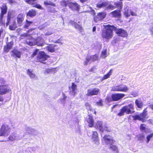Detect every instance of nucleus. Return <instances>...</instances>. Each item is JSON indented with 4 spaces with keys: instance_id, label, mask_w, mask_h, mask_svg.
Here are the masks:
<instances>
[{
    "instance_id": "nucleus-46",
    "label": "nucleus",
    "mask_w": 153,
    "mask_h": 153,
    "mask_svg": "<svg viewBox=\"0 0 153 153\" xmlns=\"http://www.w3.org/2000/svg\"><path fill=\"white\" fill-rule=\"evenodd\" d=\"M91 60V59L89 57V56L86 57V60L84 62V65H86L88 62Z\"/></svg>"
},
{
    "instance_id": "nucleus-56",
    "label": "nucleus",
    "mask_w": 153,
    "mask_h": 153,
    "mask_svg": "<svg viewBox=\"0 0 153 153\" xmlns=\"http://www.w3.org/2000/svg\"><path fill=\"white\" fill-rule=\"evenodd\" d=\"M34 30V28H31L28 30L27 31V33H29L30 32L32 31L33 30Z\"/></svg>"
},
{
    "instance_id": "nucleus-31",
    "label": "nucleus",
    "mask_w": 153,
    "mask_h": 153,
    "mask_svg": "<svg viewBox=\"0 0 153 153\" xmlns=\"http://www.w3.org/2000/svg\"><path fill=\"white\" fill-rule=\"evenodd\" d=\"M114 5H115V8H118L119 9V10H121L123 6V3L122 2H115L114 3Z\"/></svg>"
},
{
    "instance_id": "nucleus-42",
    "label": "nucleus",
    "mask_w": 153,
    "mask_h": 153,
    "mask_svg": "<svg viewBox=\"0 0 153 153\" xmlns=\"http://www.w3.org/2000/svg\"><path fill=\"white\" fill-rule=\"evenodd\" d=\"M36 0H25V1L27 3L32 5V6L34 5L35 3L34 1H36Z\"/></svg>"
},
{
    "instance_id": "nucleus-60",
    "label": "nucleus",
    "mask_w": 153,
    "mask_h": 153,
    "mask_svg": "<svg viewBox=\"0 0 153 153\" xmlns=\"http://www.w3.org/2000/svg\"><path fill=\"white\" fill-rule=\"evenodd\" d=\"M95 69V68L93 67H92V68H91L90 69V71H93L94 70V69Z\"/></svg>"
},
{
    "instance_id": "nucleus-3",
    "label": "nucleus",
    "mask_w": 153,
    "mask_h": 153,
    "mask_svg": "<svg viewBox=\"0 0 153 153\" xmlns=\"http://www.w3.org/2000/svg\"><path fill=\"white\" fill-rule=\"evenodd\" d=\"M134 109V104L131 103L127 105H125L122 107L117 115L121 117L124 116L125 113L127 114L134 113L135 112Z\"/></svg>"
},
{
    "instance_id": "nucleus-50",
    "label": "nucleus",
    "mask_w": 153,
    "mask_h": 153,
    "mask_svg": "<svg viewBox=\"0 0 153 153\" xmlns=\"http://www.w3.org/2000/svg\"><path fill=\"white\" fill-rule=\"evenodd\" d=\"M106 101L108 102L112 101V98L110 97H107L106 98Z\"/></svg>"
},
{
    "instance_id": "nucleus-13",
    "label": "nucleus",
    "mask_w": 153,
    "mask_h": 153,
    "mask_svg": "<svg viewBox=\"0 0 153 153\" xmlns=\"http://www.w3.org/2000/svg\"><path fill=\"white\" fill-rule=\"evenodd\" d=\"M106 14L105 12H99L97 13V16L94 17V20L97 22L98 21L102 20L105 18L106 17Z\"/></svg>"
},
{
    "instance_id": "nucleus-43",
    "label": "nucleus",
    "mask_w": 153,
    "mask_h": 153,
    "mask_svg": "<svg viewBox=\"0 0 153 153\" xmlns=\"http://www.w3.org/2000/svg\"><path fill=\"white\" fill-rule=\"evenodd\" d=\"M39 51V50L38 49H35L33 53L31 55V58L34 57L37 54Z\"/></svg>"
},
{
    "instance_id": "nucleus-20",
    "label": "nucleus",
    "mask_w": 153,
    "mask_h": 153,
    "mask_svg": "<svg viewBox=\"0 0 153 153\" xmlns=\"http://www.w3.org/2000/svg\"><path fill=\"white\" fill-rule=\"evenodd\" d=\"M85 106L87 109L88 113H90L91 112L94 111V113L96 115L97 112L95 110H93L91 105L88 102H86L85 104Z\"/></svg>"
},
{
    "instance_id": "nucleus-40",
    "label": "nucleus",
    "mask_w": 153,
    "mask_h": 153,
    "mask_svg": "<svg viewBox=\"0 0 153 153\" xmlns=\"http://www.w3.org/2000/svg\"><path fill=\"white\" fill-rule=\"evenodd\" d=\"M16 136L15 134H12L10 135L9 137V140L11 141H13L16 140Z\"/></svg>"
},
{
    "instance_id": "nucleus-7",
    "label": "nucleus",
    "mask_w": 153,
    "mask_h": 153,
    "mask_svg": "<svg viewBox=\"0 0 153 153\" xmlns=\"http://www.w3.org/2000/svg\"><path fill=\"white\" fill-rule=\"evenodd\" d=\"M21 36L25 37L29 36V37L27 38V39L25 41V43L30 46L35 45L37 44L36 39L33 38L32 36H30L27 33H24L21 35Z\"/></svg>"
},
{
    "instance_id": "nucleus-18",
    "label": "nucleus",
    "mask_w": 153,
    "mask_h": 153,
    "mask_svg": "<svg viewBox=\"0 0 153 153\" xmlns=\"http://www.w3.org/2000/svg\"><path fill=\"white\" fill-rule=\"evenodd\" d=\"M110 135L107 134L104 135L103 136V140L105 143L107 144H110L111 145L115 141L112 139L110 138Z\"/></svg>"
},
{
    "instance_id": "nucleus-53",
    "label": "nucleus",
    "mask_w": 153,
    "mask_h": 153,
    "mask_svg": "<svg viewBox=\"0 0 153 153\" xmlns=\"http://www.w3.org/2000/svg\"><path fill=\"white\" fill-rule=\"evenodd\" d=\"M130 13H131V15L132 16H136L137 15L136 13L132 11H130Z\"/></svg>"
},
{
    "instance_id": "nucleus-35",
    "label": "nucleus",
    "mask_w": 153,
    "mask_h": 153,
    "mask_svg": "<svg viewBox=\"0 0 153 153\" xmlns=\"http://www.w3.org/2000/svg\"><path fill=\"white\" fill-rule=\"evenodd\" d=\"M44 4L46 6L48 5H50L55 7L56 6V4L55 3L52 2L50 1H48V0H46L44 1Z\"/></svg>"
},
{
    "instance_id": "nucleus-52",
    "label": "nucleus",
    "mask_w": 153,
    "mask_h": 153,
    "mask_svg": "<svg viewBox=\"0 0 153 153\" xmlns=\"http://www.w3.org/2000/svg\"><path fill=\"white\" fill-rule=\"evenodd\" d=\"M8 3L10 4L16 3V1L14 0H8Z\"/></svg>"
},
{
    "instance_id": "nucleus-36",
    "label": "nucleus",
    "mask_w": 153,
    "mask_h": 153,
    "mask_svg": "<svg viewBox=\"0 0 153 153\" xmlns=\"http://www.w3.org/2000/svg\"><path fill=\"white\" fill-rule=\"evenodd\" d=\"M140 129L142 131H145L146 129V125L144 123H141L140 124Z\"/></svg>"
},
{
    "instance_id": "nucleus-25",
    "label": "nucleus",
    "mask_w": 153,
    "mask_h": 153,
    "mask_svg": "<svg viewBox=\"0 0 153 153\" xmlns=\"http://www.w3.org/2000/svg\"><path fill=\"white\" fill-rule=\"evenodd\" d=\"M69 89L71 92L75 94L76 93L75 91L77 89L76 85L74 82H72L71 86L69 87Z\"/></svg>"
},
{
    "instance_id": "nucleus-10",
    "label": "nucleus",
    "mask_w": 153,
    "mask_h": 153,
    "mask_svg": "<svg viewBox=\"0 0 153 153\" xmlns=\"http://www.w3.org/2000/svg\"><path fill=\"white\" fill-rule=\"evenodd\" d=\"M114 31L119 36L123 38H126L128 37V34L127 32L123 29H117L116 27V29H114Z\"/></svg>"
},
{
    "instance_id": "nucleus-9",
    "label": "nucleus",
    "mask_w": 153,
    "mask_h": 153,
    "mask_svg": "<svg viewBox=\"0 0 153 153\" xmlns=\"http://www.w3.org/2000/svg\"><path fill=\"white\" fill-rule=\"evenodd\" d=\"M10 128L8 126L3 124L0 129V136H4L10 132Z\"/></svg>"
},
{
    "instance_id": "nucleus-30",
    "label": "nucleus",
    "mask_w": 153,
    "mask_h": 153,
    "mask_svg": "<svg viewBox=\"0 0 153 153\" xmlns=\"http://www.w3.org/2000/svg\"><path fill=\"white\" fill-rule=\"evenodd\" d=\"M70 2H69L68 0H62L60 1V5L62 6L65 7H66L68 5V6H69Z\"/></svg>"
},
{
    "instance_id": "nucleus-34",
    "label": "nucleus",
    "mask_w": 153,
    "mask_h": 153,
    "mask_svg": "<svg viewBox=\"0 0 153 153\" xmlns=\"http://www.w3.org/2000/svg\"><path fill=\"white\" fill-rule=\"evenodd\" d=\"M112 70L111 69L106 74L104 75L103 77V79H105L109 78L112 74Z\"/></svg>"
},
{
    "instance_id": "nucleus-59",
    "label": "nucleus",
    "mask_w": 153,
    "mask_h": 153,
    "mask_svg": "<svg viewBox=\"0 0 153 153\" xmlns=\"http://www.w3.org/2000/svg\"><path fill=\"white\" fill-rule=\"evenodd\" d=\"M80 0V1L82 3H83L86 1H87L88 0Z\"/></svg>"
},
{
    "instance_id": "nucleus-5",
    "label": "nucleus",
    "mask_w": 153,
    "mask_h": 153,
    "mask_svg": "<svg viewBox=\"0 0 153 153\" xmlns=\"http://www.w3.org/2000/svg\"><path fill=\"white\" fill-rule=\"evenodd\" d=\"M147 108L144 109L143 112L140 113V115L136 114L133 115L132 117L134 120H138L141 121L142 122H144L146 121V119L147 118L146 117L148 115Z\"/></svg>"
},
{
    "instance_id": "nucleus-64",
    "label": "nucleus",
    "mask_w": 153,
    "mask_h": 153,
    "mask_svg": "<svg viewBox=\"0 0 153 153\" xmlns=\"http://www.w3.org/2000/svg\"><path fill=\"white\" fill-rule=\"evenodd\" d=\"M144 137V136H143L142 137Z\"/></svg>"
},
{
    "instance_id": "nucleus-37",
    "label": "nucleus",
    "mask_w": 153,
    "mask_h": 153,
    "mask_svg": "<svg viewBox=\"0 0 153 153\" xmlns=\"http://www.w3.org/2000/svg\"><path fill=\"white\" fill-rule=\"evenodd\" d=\"M153 137V132L151 133L150 134L147 135L146 136V138L147 139V140L146 141V142L147 143H148L150 139L152 138Z\"/></svg>"
},
{
    "instance_id": "nucleus-16",
    "label": "nucleus",
    "mask_w": 153,
    "mask_h": 153,
    "mask_svg": "<svg viewBox=\"0 0 153 153\" xmlns=\"http://www.w3.org/2000/svg\"><path fill=\"white\" fill-rule=\"evenodd\" d=\"M47 47L48 50L51 52H54L59 48V45L53 44H50Z\"/></svg>"
},
{
    "instance_id": "nucleus-23",
    "label": "nucleus",
    "mask_w": 153,
    "mask_h": 153,
    "mask_svg": "<svg viewBox=\"0 0 153 153\" xmlns=\"http://www.w3.org/2000/svg\"><path fill=\"white\" fill-rule=\"evenodd\" d=\"M12 45L13 44L11 42L7 43L6 45L4 46V51L5 52H8L12 48Z\"/></svg>"
},
{
    "instance_id": "nucleus-32",
    "label": "nucleus",
    "mask_w": 153,
    "mask_h": 153,
    "mask_svg": "<svg viewBox=\"0 0 153 153\" xmlns=\"http://www.w3.org/2000/svg\"><path fill=\"white\" fill-rule=\"evenodd\" d=\"M108 4V3L107 2H103L100 4H97V7L98 8H101L106 7Z\"/></svg>"
},
{
    "instance_id": "nucleus-17",
    "label": "nucleus",
    "mask_w": 153,
    "mask_h": 153,
    "mask_svg": "<svg viewBox=\"0 0 153 153\" xmlns=\"http://www.w3.org/2000/svg\"><path fill=\"white\" fill-rule=\"evenodd\" d=\"M110 14L111 15L112 17L118 19L120 18L122 16L120 10H116L110 13Z\"/></svg>"
},
{
    "instance_id": "nucleus-19",
    "label": "nucleus",
    "mask_w": 153,
    "mask_h": 153,
    "mask_svg": "<svg viewBox=\"0 0 153 153\" xmlns=\"http://www.w3.org/2000/svg\"><path fill=\"white\" fill-rule=\"evenodd\" d=\"M69 7L73 10L79 11V5L76 2H70Z\"/></svg>"
},
{
    "instance_id": "nucleus-24",
    "label": "nucleus",
    "mask_w": 153,
    "mask_h": 153,
    "mask_svg": "<svg viewBox=\"0 0 153 153\" xmlns=\"http://www.w3.org/2000/svg\"><path fill=\"white\" fill-rule=\"evenodd\" d=\"M36 10L32 9L28 11L27 13L26 16L31 17H33L36 15Z\"/></svg>"
},
{
    "instance_id": "nucleus-22",
    "label": "nucleus",
    "mask_w": 153,
    "mask_h": 153,
    "mask_svg": "<svg viewBox=\"0 0 153 153\" xmlns=\"http://www.w3.org/2000/svg\"><path fill=\"white\" fill-rule=\"evenodd\" d=\"M11 52L12 53V56H16L18 58L21 57L22 53L20 51L14 49L11 51Z\"/></svg>"
},
{
    "instance_id": "nucleus-26",
    "label": "nucleus",
    "mask_w": 153,
    "mask_h": 153,
    "mask_svg": "<svg viewBox=\"0 0 153 153\" xmlns=\"http://www.w3.org/2000/svg\"><path fill=\"white\" fill-rule=\"evenodd\" d=\"M135 104L137 107L139 108H142L143 106V102L140 100L136 99L135 101Z\"/></svg>"
},
{
    "instance_id": "nucleus-2",
    "label": "nucleus",
    "mask_w": 153,
    "mask_h": 153,
    "mask_svg": "<svg viewBox=\"0 0 153 153\" xmlns=\"http://www.w3.org/2000/svg\"><path fill=\"white\" fill-rule=\"evenodd\" d=\"M105 30L102 31L101 36L102 38L106 39H111L113 35V31L116 29V27L114 25H108L104 26Z\"/></svg>"
},
{
    "instance_id": "nucleus-27",
    "label": "nucleus",
    "mask_w": 153,
    "mask_h": 153,
    "mask_svg": "<svg viewBox=\"0 0 153 153\" xmlns=\"http://www.w3.org/2000/svg\"><path fill=\"white\" fill-rule=\"evenodd\" d=\"M9 29L11 30H14L17 28L16 22L14 20L12 23L9 26Z\"/></svg>"
},
{
    "instance_id": "nucleus-29",
    "label": "nucleus",
    "mask_w": 153,
    "mask_h": 153,
    "mask_svg": "<svg viewBox=\"0 0 153 153\" xmlns=\"http://www.w3.org/2000/svg\"><path fill=\"white\" fill-rule=\"evenodd\" d=\"M32 23V22L29 21L27 19H26L25 20V23L23 26V28L24 29H28L29 27Z\"/></svg>"
},
{
    "instance_id": "nucleus-28",
    "label": "nucleus",
    "mask_w": 153,
    "mask_h": 153,
    "mask_svg": "<svg viewBox=\"0 0 153 153\" xmlns=\"http://www.w3.org/2000/svg\"><path fill=\"white\" fill-rule=\"evenodd\" d=\"M33 70H30L28 69L27 70V74H28L29 76L31 78H35L36 77V74L35 73H33Z\"/></svg>"
},
{
    "instance_id": "nucleus-61",
    "label": "nucleus",
    "mask_w": 153,
    "mask_h": 153,
    "mask_svg": "<svg viewBox=\"0 0 153 153\" xmlns=\"http://www.w3.org/2000/svg\"><path fill=\"white\" fill-rule=\"evenodd\" d=\"M149 107L152 109L153 110V104L150 105Z\"/></svg>"
},
{
    "instance_id": "nucleus-14",
    "label": "nucleus",
    "mask_w": 153,
    "mask_h": 153,
    "mask_svg": "<svg viewBox=\"0 0 153 153\" xmlns=\"http://www.w3.org/2000/svg\"><path fill=\"white\" fill-rule=\"evenodd\" d=\"M25 19V16L22 13L19 14L16 18L17 23L19 27L22 26Z\"/></svg>"
},
{
    "instance_id": "nucleus-45",
    "label": "nucleus",
    "mask_w": 153,
    "mask_h": 153,
    "mask_svg": "<svg viewBox=\"0 0 153 153\" xmlns=\"http://www.w3.org/2000/svg\"><path fill=\"white\" fill-rule=\"evenodd\" d=\"M33 7L36 8L38 9L42 10L43 8L39 4H34L33 6Z\"/></svg>"
},
{
    "instance_id": "nucleus-62",
    "label": "nucleus",
    "mask_w": 153,
    "mask_h": 153,
    "mask_svg": "<svg viewBox=\"0 0 153 153\" xmlns=\"http://www.w3.org/2000/svg\"><path fill=\"white\" fill-rule=\"evenodd\" d=\"M38 46H42V44H41V45H38Z\"/></svg>"
},
{
    "instance_id": "nucleus-58",
    "label": "nucleus",
    "mask_w": 153,
    "mask_h": 153,
    "mask_svg": "<svg viewBox=\"0 0 153 153\" xmlns=\"http://www.w3.org/2000/svg\"><path fill=\"white\" fill-rule=\"evenodd\" d=\"M96 30V27L95 26H94L92 29V31L93 32H94Z\"/></svg>"
},
{
    "instance_id": "nucleus-41",
    "label": "nucleus",
    "mask_w": 153,
    "mask_h": 153,
    "mask_svg": "<svg viewBox=\"0 0 153 153\" xmlns=\"http://www.w3.org/2000/svg\"><path fill=\"white\" fill-rule=\"evenodd\" d=\"M91 60L92 61H94L97 60L98 59V56L97 54H95L94 55H92L91 56H89Z\"/></svg>"
},
{
    "instance_id": "nucleus-44",
    "label": "nucleus",
    "mask_w": 153,
    "mask_h": 153,
    "mask_svg": "<svg viewBox=\"0 0 153 153\" xmlns=\"http://www.w3.org/2000/svg\"><path fill=\"white\" fill-rule=\"evenodd\" d=\"M96 104L98 106H102L103 105L102 100L101 99L100 100L96 102Z\"/></svg>"
},
{
    "instance_id": "nucleus-49",
    "label": "nucleus",
    "mask_w": 153,
    "mask_h": 153,
    "mask_svg": "<svg viewBox=\"0 0 153 153\" xmlns=\"http://www.w3.org/2000/svg\"><path fill=\"white\" fill-rule=\"evenodd\" d=\"M10 16L8 15L7 19V22L6 23V25L7 26L9 24L10 22Z\"/></svg>"
},
{
    "instance_id": "nucleus-6",
    "label": "nucleus",
    "mask_w": 153,
    "mask_h": 153,
    "mask_svg": "<svg viewBox=\"0 0 153 153\" xmlns=\"http://www.w3.org/2000/svg\"><path fill=\"white\" fill-rule=\"evenodd\" d=\"M49 57V56L45 53L44 51H40L36 57V62L42 63H45L44 61Z\"/></svg>"
},
{
    "instance_id": "nucleus-54",
    "label": "nucleus",
    "mask_w": 153,
    "mask_h": 153,
    "mask_svg": "<svg viewBox=\"0 0 153 153\" xmlns=\"http://www.w3.org/2000/svg\"><path fill=\"white\" fill-rule=\"evenodd\" d=\"M78 31L80 32H82L83 30V28L81 26L78 29Z\"/></svg>"
},
{
    "instance_id": "nucleus-4",
    "label": "nucleus",
    "mask_w": 153,
    "mask_h": 153,
    "mask_svg": "<svg viewBox=\"0 0 153 153\" xmlns=\"http://www.w3.org/2000/svg\"><path fill=\"white\" fill-rule=\"evenodd\" d=\"M5 79L0 77V94L3 95L8 93L11 91L8 84H6Z\"/></svg>"
},
{
    "instance_id": "nucleus-8",
    "label": "nucleus",
    "mask_w": 153,
    "mask_h": 153,
    "mask_svg": "<svg viewBox=\"0 0 153 153\" xmlns=\"http://www.w3.org/2000/svg\"><path fill=\"white\" fill-rule=\"evenodd\" d=\"M128 90V88L125 85H120L112 87L111 91H114L126 92Z\"/></svg>"
},
{
    "instance_id": "nucleus-38",
    "label": "nucleus",
    "mask_w": 153,
    "mask_h": 153,
    "mask_svg": "<svg viewBox=\"0 0 153 153\" xmlns=\"http://www.w3.org/2000/svg\"><path fill=\"white\" fill-rule=\"evenodd\" d=\"M130 10L128 9H127L124 11L123 14L126 18H128L130 15Z\"/></svg>"
},
{
    "instance_id": "nucleus-63",
    "label": "nucleus",
    "mask_w": 153,
    "mask_h": 153,
    "mask_svg": "<svg viewBox=\"0 0 153 153\" xmlns=\"http://www.w3.org/2000/svg\"><path fill=\"white\" fill-rule=\"evenodd\" d=\"M2 104H2H1V103H0V105H2V104Z\"/></svg>"
},
{
    "instance_id": "nucleus-39",
    "label": "nucleus",
    "mask_w": 153,
    "mask_h": 153,
    "mask_svg": "<svg viewBox=\"0 0 153 153\" xmlns=\"http://www.w3.org/2000/svg\"><path fill=\"white\" fill-rule=\"evenodd\" d=\"M71 24L74 25V27L76 29H78L81 26L80 25L78 24L76 22H75L73 21L71 22Z\"/></svg>"
},
{
    "instance_id": "nucleus-47",
    "label": "nucleus",
    "mask_w": 153,
    "mask_h": 153,
    "mask_svg": "<svg viewBox=\"0 0 153 153\" xmlns=\"http://www.w3.org/2000/svg\"><path fill=\"white\" fill-rule=\"evenodd\" d=\"M115 8V7L111 4H109L108 6L107 7V9L113 10Z\"/></svg>"
},
{
    "instance_id": "nucleus-55",
    "label": "nucleus",
    "mask_w": 153,
    "mask_h": 153,
    "mask_svg": "<svg viewBox=\"0 0 153 153\" xmlns=\"http://www.w3.org/2000/svg\"><path fill=\"white\" fill-rule=\"evenodd\" d=\"M148 123L150 124H152L153 123V120L152 119H149L148 120Z\"/></svg>"
},
{
    "instance_id": "nucleus-51",
    "label": "nucleus",
    "mask_w": 153,
    "mask_h": 153,
    "mask_svg": "<svg viewBox=\"0 0 153 153\" xmlns=\"http://www.w3.org/2000/svg\"><path fill=\"white\" fill-rule=\"evenodd\" d=\"M53 33V32L51 31H48L45 34L46 36H49Z\"/></svg>"
},
{
    "instance_id": "nucleus-33",
    "label": "nucleus",
    "mask_w": 153,
    "mask_h": 153,
    "mask_svg": "<svg viewBox=\"0 0 153 153\" xmlns=\"http://www.w3.org/2000/svg\"><path fill=\"white\" fill-rule=\"evenodd\" d=\"M110 148L111 149L112 151L117 153H118L119 152V151L117 147L115 145H111L110 146Z\"/></svg>"
},
{
    "instance_id": "nucleus-21",
    "label": "nucleus",
    "mask_w": 153,
    "mask_h": 153,
    "mask_svg": "<svg viewBox=\"0 0 153 153\" xmlns=\"http://www.w3.org/2000/svg\"><path fill=\"white\" fill-rule=\"evenodd\" d=\"M92 138L93 141L95 143H99V138L98 134L96 131H94L92 132Z\"/></svg>"
},
{
    "instance_id": "nucleus-15",
    "label": "nucleus",
    "mask_w": 153,
    "mask_h": 153,
    "mask_svg": "<svg viewBox=\"0 0 153 153\" xmlns=\"http://www.w3.org/2000/svg\"><path fill=\"white\" fill-rule=\"evenodd\" d=\"M125 95L123 94L116 93L113 94L111 95L112 101H116L121 99Z\"/></svg>"
},
{
    "instance_id": "nucleus-48",
    "label": "nucleus",
    "mask_w": 153,
    "mask_h": 153,
    "mask_svg": "<svg viewBox=\"0 0 153 153\" xmlns=\"http://www.w3.org/2000/svg\"><path fill=\"white\" fill-rule=\"evenodd\" d=\"M106 50H105L102 51L101 53V56L104 58H105L106 56Z\"/></svg>"
},
{
    "instance_id": "nucleus-57",
    "label": "nucleus",
    "mask_w": 153,
    "mask_h": 153,
    "mask_svg": "<svg viewBox=\"0 0 153 153\" xmlns=\"http://www.w3.org/2000/svg\"><path fill=\"white\" fill-rule=\"evenodd\" d=\"M149 30L151 32V34L153 35V27L150 28Z\"/></svg>"
},
{
    "instance_id": "nucleus-1",
    "label": "nucleus",
    "mask_w": 153,
    "mask_h": 153,
    "mask_svg": "<svg viewBox=\"0 0 153 153\" xmlns=\"http://www.w3.org/2000/svg\"><path fill=\"white\" fill-rule=\"evenodd\" d=\"M88 117L86 119V121L88 124V126L90 127H94L96 129H98L100 131L103 132L105 131L107 132H110L111 131L106 125H103L102 122L100 121H97L94 125V120L93 116L91 114L88 115Z\"/></svg>"
},
{
    "instance_id": "nucleus-12",
    "label": "nucleus",
    "mask_w": 153,
    "mask_h": 153,
    "mask_svg": "<svg viewBox=\"0 0 153 153\" xmlns=\"http://www.w3.org/2000/svg\"><path fill=\"white\" fill-rule=\"evenodd\" d=\"M7 7L6 3L3 4L0 7L1 13L0 14V21L2 20L4 15L7 13Z\"/></svg>"
},
{
    "instance_id": "nucleus-11",
    "label": "nucleus",
    "mask_w": 153,
    "mask_h": 153,
    "mask_svg": "<svg viewBox=\"0 0 153 153\" xmlns=\"http://www.w3.org/2000/svg\"><path fill=\"white\" fill-rule=\"evenodd\" d=\"M100 90L97 88H94L92 89H88L86 94L87 96H91L98 95L100 94Z\"/></svg>"
}]
</instances>
